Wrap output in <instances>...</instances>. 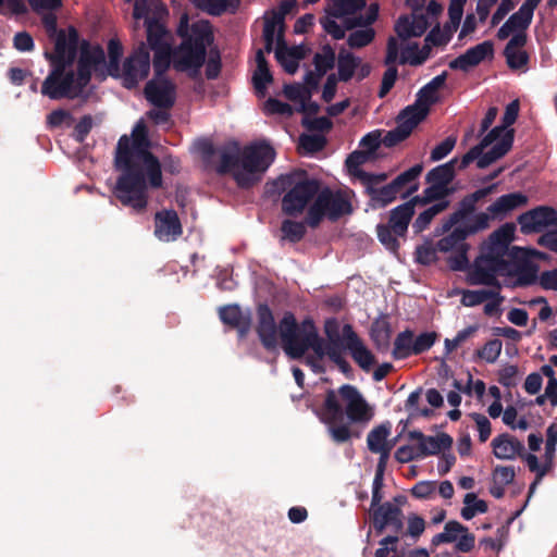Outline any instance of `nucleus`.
I'll return each instance as SVG.
<instances>
[{"label":"nucleus","instance_id":"0eeeda50","mask_svg":"<svg viewBox=\"0 0 557 557\" xmlns=\"http://www.w3.org/2000/svg\"><path fill=\"white\" fill-rule=\"evenodd\" d=\"M274 184L278 191H286L282 198V211L289 216L301 214L321 187L320 182L305 170L281 175Z\"/></svg>","mask_w":557,"mask_h":557},{"label":"nucleus","instance_id":"a18cd8bd","mask_svg":"<svg viewBox=\"0 0 557 557\" xmlns=\"http://www.w3.org/2000/svg\"><path fill=\"white\" fill-rule=\"evenodd\" d=\"M281 232L283 234L282 239L294 244L299 243L306 235V224L304 222L286 219L281 224Z\"/></svg>","mask_w":557,"mask_h":557},{"label":"nucleus","instance_id":"4c0bfd02","mask_svg":"<svg viewBox=\"0 0 557 557\" xmlns=\"http://www.w3.org/2000/svg\"><path fill=\"white\" fill-rule=\"evenodd\" d=\"M392 424L386 421L373 428L367 436V445L371 453L384 450L386 438L391 435Z\"/></svg>","mask_w":557,"mask_h":557},{"label":"nucleus","instance_id":"6ab92c4d","mask_svg":"<svg viewBox=\"0 0 557 557\" xmlns=\"http://www.w3.org/2000/svg\"><path fill=\"white\" fill-rule=\"evenodd\" d=\"M426 117L425 110H422L418 114L407 113L405 114V109L400 111L397 116V126L391 131H388L385 136L382 138V144L387 147H394L399 143L407 139L412 131Z\"/></svg>","mask_w":557,"mask_h":557},{"label":"nucleus","instance_id":"c85d7f7f","mask_svg":"<svg viewBox=\"0 0 557 557\" xmlns=\"http://www.w3.org/2000/svg\"><path fill=\"white\" fill-rule=\"evenodd\" d=\"M528 35L527 33H518L512 35L510 40L507 42L504 49V55L506 58V63L510 70H527L530 55L523 50V47L527 45Z\"/></svg>","mask_w":557,"mask_h":557},{"label":"nucleus","instance_id":"a211bd4d","mask_svg":"<svg viewBox=\"0 0 557 557\" xmlns=\"http://www.w3.org/2000/svg\"><path fill=\"white\" fill-rule=\"evenodd\" d=\"M168 14L166 7L162 3L156 5L153 17H147L145 21L147 34V48L154 50L171 45L172 35L166 26L161 22V16Z\"/></svg>","mask_w":557,"mask_h":557},{"label":"nucleus","instance_id":"7ed1b4c3","mask_svg":"<svg viewBox=\"0 0 557 557\" xmlns=\"http://www.w3.org/2000/svg\"><path fill=\"white\" fill-rule=\"evenodd\" d=\"M220 163L216 173L232 174L236 185L249 189L257 185L265 171L274 162L275 150L267 141L253 143L240 147L236 140H230L220 148Z\"/></svg>","mask_w":557,"mask_h":557},{"label":"nucleus","instance_id":"393cba45","mask_svg":"<svg viewBox=\"0 0 557 557\" xmlns=\"http://www.w3.org/2000/svg\"><path fill=\"white\" fill-rule=\"evenodd\" d=\"M520 110V102L518 99L512 100L506 106L505 113L502 119V125L492 128L482 139L475 145L471 154L468 159L473 158L474 154H479L483 147H488L494 144L500 136H503L509 126H511L518 119Z\"/></svg>","mask_w":557,"mask_h":557},{"label":"nucleus","instance_id":"473e14b6","mask_svg":"<svg viewBox=\"0 0 557 557\" xmlns=\"http://www.w3.org/2000/svg\"><path fill=\"white\" fill-rule=\"evenodd\" d=\"M220 319L224 324L237 329L240 336H245L250 329V317L244 314L238 305H228L220 308Z\"/></svg>","mask_w":557,"mask_h":557},{"label":"nucleus","instance_id":"de8ad7c7","mask_svg":"<svg viewBox=\"0 0 557 557\" xmlns=\"http://www.w3.org/2000/svg\"><path fill=\"white\" fill-rule=\"evenodd\" d=\"M497 288L493 289H479V290H463L461 296V304L466 307H474L488 300L491 297L498 296Z\"/></svg>","mask_w":557,"mask_h":557},{"label":"nucleus","instance_id":"412c9836","mask_svg":"<svg viewBox=\"0 0 557 557\" xmlns=\"http://www.w3.org/2000/svg\"><path fill=\"white\" fill-rule=\"evenodd\" d=\"M154 236L161 242H175L183 234L178 214L173 209H163L154 214Z\"/></svg>","mask_w":557,"mask_h":557},{"label":"nucleus","instance_id":"f704fd0d","mask_svg":"<svg viewBox=\"0 0 557 557\" xmlns=\"http://www.w3.org/2000/svg\"><path fill=\"white\" fill-rule=\"evenodd\" d=\"M422 171L423 164L418 163L404 171L392 181V184L399 194L407 187V190L401 195V198H407L419 189V184L416 181L421 175Z\"/></svg>","mask_w":557,"mask_h":557},{"label":"nucleus","instance_id":"a19ab883","mask_svg":"<svg viewBox=\"0 0 557 557\" xmlns=\"http://www.w3.org/2000/svg\"><path fill=\"white\" fill-rule=\"evenodd\" d=\"M431 44L425 42L424 46L419 50V46L417 42L408 46L403 52L400 63L404 64L408 62L410 65L418 66L423 64L431 53Z\"/></svg>","mask_w":557,"mask_h":557},{"label":"nucleus","instance_id":"5fc2aeb1","mask_svg":"<svg viewBox=\"0 0 557 557\" xmlns=\"http://www.w3.org/2000/svg\"><path fill=\"white\" fill-rule=\"evenodd\" d=\"M515 231L513 223H505L490 235L488 242L509 248V244L515 237Z\"/></svg>","mask_w":557,"mask_h":557},{"label":"nucleus","instance_id":"9d476101","mask_svg":"<svg viewBox=\"0 0 557 557\" xmlns=\"http://www.w3.org/2000/svg\"><path fill=\"white\" fill-rule=\"evenodd\" d=\"M412 202H404L389 211L387 224H377L376 235L386 249L396 252L399 249L398 237H405L414 215Z\"/></svg>","mask_w":557,"mask_h":557},{"label":"nucleus","instance_id":"e433bc0d","mask_svg":"<svg viewBox=\"0 0 557 557\" xmlns=\"http://www.w3.org/2000/svg\"><path fill=\"white\" fill-rule=\"evenodd\" d=\"M360 62L361 59L359 57L344 48L341 49L337 55V78L341 82H349L354 77Z\"/></svg>","mask_w":557,"mask_h":557},{"label":"nucleus","instance_id":"c03bdc74","mask_svg":"<svg viewBox=\"0 0 557 557\" xmlns=\"http://www.w3.org/2000/svg\"><path fill=\"white\" fill-rule=\"evenodd\" d=\"M425 520L418 513H409L407 517V528H403V532L399 533V540L409 537L416 543L425 530Z\"/></svg>","mask_w":557,"mask_h":557},{"label":"nucleus","instance_id":"774afa93","mask_svg":"<svg viewBox=\"0 0 557 557\" xmlns=\"http://www.w3.org/2000/svg\"><path fill=\"white\" fill-rule=\"evenodd\" d=\"M369 159V156L366 151L356 150L351 152L346 159V166L348 172L359 178V172L362 171L360 166L366 163Z\"/></svg>","mask_w":557,"mask_h":557},{"label":"nucleus","instance_id":"39448f33","mask_svg":"<svg viewBox=\"0 0 557 557\" xmlns=\"http://www.w3.org/2000/svg\"><path fill=\"white\" fill-rule=\"evenodd\" d=\"M280 337L284 352L293 360L302 359L309 349L313 357L323 360L326 355L324 339L319 335L311 318L297 322L294 313L287 311L280 321Z\"/></svg>","mask_w":557,"mask_h":557},{"label":"nucleus","instance_id":"f03ea898","mask_svg":"<svg viewBox=\"0 0 557 557\" xmlns=\"http://www.w3.org/2000/svg\"><path fill=\"white\" fill-rule=\"evenodd\" d=\"M315 414L327 426L330 437L336 444L346 443L354 436L359 437L350 424L367 423L372 419L369 404L359 389L350 384L327 389Z\"/></svg>","mask_w":557,"mask_h":557},{"label":"nucleus","instance_id":"f8f14e48","mask_svg":"<svg viewBox=\"0 0 557 557\" xmlns=\"http://www.w3.org/2000/svg\"><path fill=\"white\" fill-rule=\"evenodd\" d=\"M150 71V53L144 41L137 49L125 59L123 64V86L127 89H134L138 83L145 79Z\"/></svg>","mask_w":557,"mask_h":557},{"label":"nucleus","instance_id":"ddd939ff","mask_svg":"<svg viewBox=\"0 0 557 557\" xmlns=\"http://www.w3.org/2000/svg\"><path fill=\"white\" fill-rule=\"evenodd\" d=\"M500 140L492 146V148L484 152L487 147H483L479 154H474L473 158L468 159V156L471 154L472 150L475 148L473 146L470 150L462 156L459 162V170H465L469 166L471 162L476 160V166L479 169H485L490 166L492 163L503 158L508 153L511 149L513 139H515V129H508L506 133L499 137Z\"/></svg>","mask_w":557,"mask_h":557},{"label":"nucleus","instance_id":"37998d69","mask_svg":"<svg viewBox=\"0 0 557 557\" xmlns=\"http://www.w3.org/2000/svg\"><path fill=\"white\" fill-rule=\"evenodd\" d=\"M465 507L461 509V517L471 520L476 513H485L488 510L487 503L479 499L474 493H468L463 498Z\"/></svg>","mask_w":557,"mask_h":557},{"label":"nucleus","instance_id":"49530a36","mask_svg":"<svg viewBox=\"0 0 557 557\" xmlns=\"http://www.w3.org/2000/svg\"><path fill=\"white\" fill-rule=\"evenodd\" d=\"M336 55L333 48L330 45H325L322 48V52L315 53L313 57V64L315 71L320 75H325L327 71L332 70L335 65Z\"/></svg>","mask_w":557,"mask_h":557},{"label":"nucleus","instance_id":"4be33fe9","mask_svg":"<svg viewBox=\"0 0 557 557\" xmlns=\"http://www.w3.org/2000/svg\"><path fill=\"white\" fill-rule=\"evenodd\" d=\"M144 92L146 99L157 108L170 110L175 103V86L169 79L149 81Z\"/></svg>","mask_w":557,"mask_h":557},{"label":"nucleus","instance_id":"3c124183","mask_svg":"<svg viewBox=\"0 0 557 557\" xmlns=\"http://www.w3.org/2000/svg\"><path fill=\"white\" fill-rule=\"evenodd\" d=\"M532 11H529L524 7H520L517 12L509 16L506 21L515 30V34L525 33L533 20Z\"/></svg>","mask_w":557,"mask_h":557},{"label":"nucleus","instance_id":"6e6552de","mask_svg":"<svg viewBox=\"0 0 557 557\" xmlns=\"http://www.w3.org/2000/svg\"><path fill=\"white\" fill-rule=\"evenodd\" d=\"M50 72L41 85V94L49 99H75L81 97L88 86L73 70V65L50 63Z\"/></svg>","mask_w":557,"mask_h":557},{"label":"nucleus","instance_id":"5701e85b","mask_svg":"<svg viewBox=\"0 0 557 557\" xmlns=\"http://www.w3.org/2000/svg\"><path fill=\"white\" fill-rule=\"evenodd\" d=\"M494 55V44L491 40H485L474 47L466 50L456 59L449 62V69L469 72L472 67L479 65L485 59H492Z\"/></svg>","mask_w":557,"mask_h":557},{"label":"nucleus","instance_id":"4d7b16f0","mask_svg":"<svg viewBox=\"0 0 557 557\" xmlns=\"http://www.w3.org/2000/svg\"><path fill=\"white\" fill-rule=\"evenodd\" d=\"M437 337L436 332H423L416 338L413 337V343H411L412 354L418 356L428 351L435 344Z\"/></svg>","mask_w":557,"mask_h":557},{"label":"nucleus","instance_id":"f3484780","mask_svg":"<svg viewBox=\"0 0 557 557\" xmlns=\"http://www.w3.org/2000/svg\"><path fill=\"white\" fill-rule=\"evenodd\" d=\"M106 54L100 45L91 46L89 41L83 40L79 46V55L77 60L76 73L79 81L87 85L91 81L92 72L98 71L99 66L104 65Z\"/></svg>","mask_w":557,"mask_h":557},{"label":"nucleus","instance_id":"680f3d73","mask_svg":"<svg viewBox=\"0 0 557 557\" xmlns=\"http://www.w3.org/2000/svg\"><path fill=\"white\" fill-rule=\"evenodd\" d=\"M208 60L206 66V77L208 79H215L219 77L222 69L221 54L218 48H209L207 51Z\"/></svg>","mask_w":557,"mask_h":557},{"label":"nucleus","instance_id":"1a4fd4ad","mask_svg":"<svg viewBox=\"0 0 557 557\" xmlns=\"http://www.w3.org/2000/svg\"><path fill=\"white\" fill-rule=\"evenodd\" d=\"M478 227L476 220L472 216L468 223L455 225V228L448 235L436 243L438 251L453 252L447 259L451 270L465 271L469 267V245L466 243V239L471 235L482 232V228Z\"/></svg>","mask_w":557,"mask_h":557},{"label":"nucleus","instance_id":"69168bd1","mask_svg":"<svg viewBox=\"0 0 557 557\" xmlns=\"http://www.w3.org/2000/svg\"><path fill=\"white\" fill-rule=\"evenodd\" d=\"M379 14V7L377 4H371L369 10L367 11L366 15H359L354 18H349L346 21V27L348 29H351L357 26L366 27L375 22Z\"/></svg>","mask_w":557,"mask_h":557},{"label":"nucleus","instance_id":"20e7f679","mask_svg":"<svg viewBox=\"0 0 557 557\" xmlns=\"http://www.w3.org/2000/svg\"><path fill=\"white\" fill-rule=\"evenodd\" d=\"M181 44L173 51V67L178 72H188L190 77H197L207 60V51L214 41L212 27L208 21H197L189 24L185 13L177 26Z\"/></svg>","mask_w":557,"mask_h":557},{"label":"nucleus","instance_id":"6e6d98bb","mask_svg":"<svg viewBox=\"0 0 557 557\" xmlns=\"http://www.w3.org/2000/svg\"><path fill=\"white\" fill-rule=\"evenodd\" d=\"M502 341L495 338L485 343V345L475 351V356L488 363H494L502 352Z\"/></svg>","mask_w":557,"mask_h":557},{"label":"nucleus","instance_id":"9b49d317","mask_svg":"<svg viewBox=\"0 0 557 557\" xmlns=\"http://www.w3.org/2000/svg\"><path fill=\"white\" fill-rule=\"evenodd\" d=\"M529 203V197L521 191H513L498 197L491 203L486 211L475 213L478 228L485 231L491 221H504L512 211L523 208Z\"/></svg>","mask_w":557,"mask_h":557},{"label":"nucleus","instance_id":"e2e57ef3","mask_svg":"<svg viewBox=\"0 0 557 557\" xmlns=\"http://www.w3.org/2000/svg\"><path fill=\"white\" fill-rule=\"evenodd\" d=\"M273 76L270 72L269 67L263 69H256L253 76H252V83L256 90V94L259 97H264L267 92V86L268 84L272 83Z\"/></svg>","mask_w":557,"mask_h":557},{"label":"nucleus","instance_id":"79ce46f5","mask_svg":"<svg viewBox=\"0 0 557 557\" xmlns=\"http://www.w3.org/2000/svg\"><path fill=\"white\" fill-rule=\"evenodd\" d=\"M467 527L459 521L450 520L444 525V531L434 535L431 540L433 546H438L444 543H454L457 541L461 532H466Z\"/></svg>","mask_w":557,"mask_h":557},{"label":"nucleus","instance_id":"09e8293b","mask_svg":"<svg viewBox=\"0 0 557 557\" xmlns=\"http://www.w3.org/2000/svg\"><path fill=\"white\" fill-rule=\"evenodd\" d=\"M366 0H333L331 15L343 17L348 14H355L366 7Z\"/></svg>","mask_w":557,"mask_h":557},{"label":"nucleus","instance_id":"bb28decb","mask_svg":"<svg viewBox=\"0 0 557 557\" xmlns=\"http://www.w3.org/2000/svg\"><path fill=\"white\" fill-rule=\"evenodd\" d=\"M408 440L417 441L420 447L419 453L422 458L426 456L437 455L440 451L450 449L453 437L447 433H440L436 436L423 434L419 430L409 431Z\"/></svg>","mask_w":557,"mask_h":557},{"label":"nucleus","instance_id":"aec40b11","mask_svg":"<svg viewBox=\"0 0 557 557\" xmlns=\"http://www.w3.org/2000/svg\"><path fill=\"white\" fill-rule=\"evenodd\" d=\"M257 327L256 332L262 346L269 350H275L277 347V327L271 308L267 304H260L257 307Z\"/></svg>","mask_w":557,"mask_h":557},{"label":"nucleus","instance_id":"338daca9","mask_svg":"<svg viewBox=\"0 0 557 557\" xmlns=\"http://www.w3.org/2000/svg\"><path fill=\"white\" fill-rule=\"evenodd\" d=\"M457 143V138L455 136L446 137L441 144L436 145L430 154V160L432 162L440 161L447 157L453 149L455 148Z\"/></svg>","mask_w":557,"mask_h":557},{"label":"nucleus","instance_id":"c756f323","mask_svg":"<svg viewBox=\"0 0 557 557\" xmlns=\"http://www.w3.org/2000/svg\"><path fill=\"white\" fill-rule=\"evenodd\" d=\"M539 265L529 260L511 261V265L506 272V276L516 277L508 284L510 287H527L537 281Z\"/></svg>","mask_w":557,"mask_h":557},{"label":"nucleus","instance_id":"13d9d810","mask_svg":"<svg viewBox=\"0 0 557 557\" xmlns=\"http://www.w3.org/2000/svg\"><path fill=\"white\" fill-rule=\"evenodd\" d=\"M324 216H326V212L322 205V200H320L319 197L317 196L313 203L309 207L307 211L304 223L310 226L311 228H317Z\"/></svg>","mask_w":557,"mask_h":557},{"label":"nucleus","instance_id":"58836bf2","mask_svg":"<svg viewBox=\"0 0 557 557\" xmlns=\"http://www.w3.org/2000/svg\"><path fill=\"white\" fill-rule=\"evenodd\" d=\"M449 206V200L435 202L423 212H421L414 222L412 223V228L414 233H421L429 227L432 220L441 212L446 210Z\"/></svg>","mask_w":557,"mask_h":557},{"label":"nucleus","instance_id":"603ef678","mask_svg":"<svg viewBox=\"0 0 557 557\" xmlns=\"http://www.w3.org/2000/svg\"><path fill=\"white\" fill-rule=\"evenodd\" d=\"M152 51L154 52L153 69L156 76H161L169 69L171 62L173 63L174 50L172 49V46H168Z\"/></svg>","mask_w":557,"mask_h":557},{"label":"nucleus","instance_id":"4468645a","mask_svg":"<svg viewBox=\"0 0 557 557\" xmlns=\"http://www.w3.org/2000/svg\"><path fill=\"white\" fill-rule=\"evenodd\" d=\"M497 189V184H492L465 196L459 202L457 209L444 221L443 230L448 232L455 225L468 223L474 216L475 206L485 197L492 195Z\"/></svg>","mask_w":557,"mask_h":557},{"label":"nucleus","instance_id":"2f4dec72","mask_svg":"<svg viewBox=\"0 0 557 557\" xmlns=\"http://www.w3.org/2000/svg\"><path fill=\"white\" fill-rule=\"evenodd\" d=\"M491 445L495 457L498 459L512 460L516 457H523V443L508 433L494 437Z\"/></svg>","mask_w":557,"mask_h":557},{"label":"nucleus","instance_id":"f257e3e1","mask_svg":"<svg viewBox=\"0 0 557 557\" xmlns=\"http://www.w3.org/2000/svg\"><path fill=\"white\" fill-rule=\"evenodd\" d=\"M144 125H137L133 139L123 135L116 145L114 165L120 172L113 194L125 207L144 212L148 206V189L163 185L159 159L149 150Z\"/></svg>","mask_w":557,"mask_h":557},{"label":"nucleus","instance_id":"7c9ffc66","mask_svg":"<svg viewBox=\"0 0 557 557\" xmlns=\"http://www.w3.org/2000/svg\"><path fill=\"white\" fill-rule=\"evenodd\" d=\"M483 255H480L473 262L469 272L468 281L471 285H486L502 289V284L497 278L498 273L491 264L485 262Z\"/></svg>","mask_w":557,"mask_h":557},{"label":"nucleus","instance_id":"052dcab7","mask_svg":"<svg viewBox=\"0 0 557 557\" xmlns=\"http://www.w3.org/2000/svg\"><path fill=\"white\" fill-rule=\"evenodd\" d=\"M437 247L431 244L418 246L414 251V260L422 265H431L437 260Z\"/></svg>","mask_w":557,"mask_h":557},{"label":"nucleus","instance_id":"423d86ee","mask_svg":"<svg viewBox=\"0 0 557 557\" xmlns=\"http://www.w3.org/2000/svg\"><path fill=\"white\" fill-rule=\"evenodd\" d=\"M407 504L405 495H396L392 502H385L371 513L372 527L376 534L391 530L392 534L383 537L375 550L374 557H404V552L397 549L399 533L403 532L404 512L401 507Z\"/></svg>","mask_w":557,"mask_h":557},{"label":"nucleus","instance_id":"2eb2a0df","mask_svg":"<svg viewBox=\"0 0 557 557\" xmlns=\"http://www.w3.org/2000/svg\"><path fill=\"white\" fill-rule=\"evenodd\" d=\"M78 45L79 35L74 26H70L67 33L64 29H60L57 33L54 51L46 52L45 57L49 63L73 65L77 57Z\"/></svg>","mask_w":557,"mask_h":557},{"label":"nucleus","instance_id":"c9c22d12","mask_svg":"<svg viewBox=\"0 0 557 557\" xmlns=\"http://www.w3.org/2000/svg\"><path fill=\"white\" fill-rule=\"evenodd\" d=\"M459 162L458 158H453L448 162L433 168L428 172L425 182L449 187L448 185L456 176V165L459 166Z\"/></svg>","mask_w":557,"mask_h":557},{"label":"nucleus","instance_id":"cd10ccee","mask_svg":"<svg viewBox=\"0 0 557 557\" xmlns=\"http://www.w3.org/2000/svg\"><path fill=\"white\" fill-rule=\"evenodd\" d=\"M446 79L447 72H443L442 74L433 77L425 86L419 90L417 101L413 104L405 108V114H418L422 110H425L428 114L430 107L437 101V90L445 85Z\"/></svg>","mask_w":557,"mask_h":557},{"label":"nucleus","instance_id":"a878e982","mask_svg":"<svg viewBox=\"0 0 557 557\" xmlns=\"http://www.w3.org/2000/svg\"><path fill=\"white\" fill-rule=\"evenodd\" d=\"M318 197L322 200V205L326 212V216L331 221H337L339 218L352 212V206L346 195L342 191H333L325 187L319 191Z\"/></svg>","mask_w":557,"mask_h":557},{"label":"nucleus","instance_id":"ea45409f","mask_svg":"<svg viewBox=\"0 0 557 557\" xmlns=\"http://www.w3.org/2000/svg\"><path fill=\"white\" fill-rule=\"evenodd\" d=\"M411 343H413V331L407 329L400 332L394 341V348L392 350L393 358L395 360H403L413 356Z\"/></svg>","mask_w":557,"mask_h":557},{"label":"nucleus","instance_id":"864d4df0","mask_svg":"<svg viewBox=\"0 0 557 557\" xmlns=\"http://www.w3.org/2000/svg\"><path fill=\"white\" fill-rule=\"evenodd\" d=\"M430 186L423 190V206L430 202H440L447 200V197L454 193V189L443 185L429 183Z\"/></svg>","mask_w":557,"mask_h":557},{"label":"nucleus","instance_id":"0e129e2a","mask_svg":"<svg viewBox=\"0 0 557 557\" xmlns=\"http://www.w3.org/2000/svg\"><path fill=\"white\" fill-rule=\"evenodd\" d=\"M299 144L305 151L314 153L321 151L325 147L326 138L323 135L318 134H304L299 138Z\"/></svg>","mask_w":557,"mask_h":557},{"label":"nucleus","instance_id":"8fccbe9b","mask_svg":"<svg viewBox=\"0 0 557 557\" xmlns=\"http://www.w3.org/2000/svg\"><path fill=\"white\" fill-rule=\"evenodd\" d=\"M392 327L387 321H375L371 327V338L379 348H386L389 345Z\"/></svg>","mask_w":557,"mask_h":557},{"label":"nucleus","instance_id":"bf43d9fd","mask_svg":"<svg viewBox=\"0 0 557 557\" xmlns=\"http://www.w3.org/2000/svg\"><path fill=\"white\" fill-rule=\"evenodd\" d=\"M375 32L373 28L359 29L350 33L347 44L350 48H363L372 42Z\"/></svg>","mask_w":557,"mask_h":557},{"label":"nucleus","instance_id":"b1692460","mask_svg":"<svg viewBox=\"0 0 557 557\" xmlns=\"http://www.w3.org/2000/svg\"><path fill=\"white\" fill-rule=\"evenodd\" d=\"M343 335L346 339V348L349 350L351 358L354 361L366 372L370 371V369L376 362L375 356L369 350L354 331L350 324H345L343 326Z\"/></svg>","mask_w":557,"mask_h":557},{"label":"nucleus","instance_id":"dca6fc26","mask_svg":"<svg viewBox=\"0 0 557 557\" xmlns=\"http://www.w3.org/2000/svg\"><path fill=\"white\" fill-rule=\"evenodd\" d=\"M517 221L522 234L540 233L545 227L557 226V210L549 206H539L521 213Z\"/></svg>","mask_w":557,"mask_h":557},{"label":"nucleus","instance_id":"72a5a7b5","mask_svg":"<svg viewBox=\"0 0 557 557\" xmlns=\"http://www.w3.org/2000/svg\"><path fill=\"white\" fill-rule=\"evenodd\" d=\"M366 194L369 197V206L373 210L386 208L388 205L394 202L399 195L398 190L391 183L373 188L371 185L366 189Z\"/></svg>","mask_w":557,"mask_h":557}]
</instances>
